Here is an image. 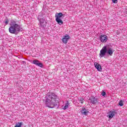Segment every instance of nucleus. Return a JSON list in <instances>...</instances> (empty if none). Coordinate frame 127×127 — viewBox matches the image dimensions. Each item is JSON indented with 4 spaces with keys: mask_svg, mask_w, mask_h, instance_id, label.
Wrapping results in <instances>:
<instances>
[{
    "mask_svg": "<svg viewBox=\"0 0 127 127\" xmlns=\"http://www.w3.org/2000/svg\"><path fill=\"white\" fill-rule=\"evenodd\" d=\"M90 100V103H92L93 105H95V104H97V103H98V100L97 98H95V97H92Z\"/></svg>",
    "mask_w": 127,
    "mask_h": 127,
    "instance_id": "11",
    "label": "nucleus"
},
{
    "mask_svg": "<svg viewBox=\"0 0 127 127\" xmlns=\"http://www.w3.org/2000/svg\"><path fill=\"white\" fill-rule=\"evenodd\" d=\"M101 95L102 96H103V97L106 96V92L105 91H102V92L101 93Z\"/></svg>",
    "mask_w": 127,
    "mask_h": 127,
    "instance_id": "19",
    "label": "nucleus"
},
{
    "mask_svg": "<svg viewBox=\"0 0 127 127\" xmlns=\"http://www.w3.org/2000/svg\"><path fill=\"white\" fill-rule=\"evenodd\" d=\"M99 39L101 42L105 43L108 41V36L106 35H101L100 36Z\"/></svg>",
    "mask_w": 127,
    "mask_h": 127,
    "instance_id": "5",
    "label": "nucleus"
},
{
    "mask_svg": "<svg viewBox=\"0 0 127 127\" xmlns=\"http://www.w3.org/2000/svg\"><path fill=\"white\" fill-rule=\"evenodd\" d=\"M116 114L117 112L115 111L111 110L109 112L108 117L109 119H113Z\"/></svg>",
    "mask_w": 127,
    "mask_h": 127,
    "instance_id": "6",
    "label": "nucleus"
},
{
    "mask_svg": "<svg viewBox=\"0 0 127 127\" xmlns=\"http://www.w3.org/2000/svg\"><path fill=\"white\" fill-rule=\"evenodd\" d=\"M106 53H107V54H109L110 56H112L114 53V50L110 47L107 48V46L103 47L101 50L99 54L100 58L105 57Z\"/></svg>",
    "mask_w": 127,
    "mask_h": 127,
    "instance_id": "3",
    "label": "nucleus"
},
{
    "mask_svg": "<svg viewBox=\"0 0 127 127\" xmlns=\"http://www.w3.org/2000/svg\"><path fill=\"white\" fill-rule=\"evenodd\" d=\"M22 125V123H20L16 125L15 127H21Z\"/></svg>",
    "mask_w": 127,
    "mask_h": 127,
    "instance_id": "17",
    "label": "nucleus"
},
{
    "mask_svg": "<svg viewBox=\"0 0 127 127\" xmlns=\"http://www.w3.org/2000/svg\"><path fill=\"white\" fill-rule=\"evenodd\" d=\"M46 107H48L50 109H54L55 107L57 106V104L59 103V97L55 93L46 96L45 99H44Z\"/></svg>",
    "mask_w": 127,
    "mask_h": 127,
    "instance_id": "1",
    "label": "nucleus"
},
{
    "mask_svg": "<svg viewBox=\"0 0 127 127\" xmlns=\"http://www.w3.org/2000/svg\"><path fill=\"white\" fill-rule=\"evenodd\" d=\"M9 32L11 34H17L22 29L21 25L19 24V21L11 20L9 23Z\"/></svg>",
    "mask_w": 127,
    "mask_h": 127,
    "instance_id": "2",
    "label": "nucleus"
},
{
    "mask_svg": "<svg viewBox=\"0 0 127 127\" xmlns=\"http://www.w3.org/2000/svg\"><path fill=\"white\" fill-rule=\"evenodd\" d=\"M69 108V102L67 101V103L65 104L64 107L63 108V110H66V109H68Z\"/></svg>",
    "mask_w": 127,
    "mask_h": 127,
    "instance_id": "14",
    "label": "nucleus"
},
{
    "mask_svg": "<svg viewBox=\"0 0 127 127\" xmlns=\"http://www.w3.org/2000/svg\"><path fill=\"white\" fill-rule=\"evenodd\" d=\"M113 3H117L118 2V0H112Z\"/></svg>",
    "mask_w": 127,
    "mask_h": 127,
    "instance_id": "20",
    "label": "nucleus"
},
{
    "mask_svg": "<svg viewBox=\"0 0 127 127\" xmlns=\"http://www.w3.org/2000/svg\"><path fill=\"white\" fill-rule=\"evenodd\" d=\"M81 115H83L84 116H87L88 115V113H89V111L86 109V108L83 107L81 111Z\"/></svg>",
    "mask_w": 127,
    "mask_h": 127,
    "instance_id": "8",
    "label": "nucleus"
},
{
    "mask_svg": "<svg viewBox=\"0 0 127 127\" xmlns=\"http://www.w3.org/2000/svg\"><path fill=\"white\" fill-rule=\"evenodd\" d=\"M119 106L121 107H123L124 106V102H123V100H121L119 103Z\"/></svg>",
    "mask_w": 127,
    "mask_h": 127,
    "instance_id": "16",
    "label": "nucleus"
},
{
    "mask_svg": "<svg viewBox=\"0 0 127 127\" xmlns=\"http://www.w3.org/2000/svg\"><path fill=\"white\" fill-rule=\"evenodd\" d=\"M56 21H57V22L60 25H62V24H63V23H64L63 21L62 20H61V19H56Z\"/></svg>",
    "mask_w": 127,
    "mask_h": 127,
    "instance_id": "13",
    "label": "nucleus"
},
{
    "mask_svg": "<svg viewBox=\"0 0 127 127\" xmlns=\"http://www.w3.org/2000/svg\"><path fill=\"white\" fill-rule=\"evenodd\" d=\"M63 16V14H62L61 12L56 14L55 15L56 19H61L60 18H61V17Z\"/></svg>",
    "mask_w": 127,
    "mask_h": 127,
    "instance_id": "12",
    "label": "nucleus"
},
{
    "mask_svg": "<svg viewBox=\"0 0 127 127\" xmlns=\"http://www.w3.org/2000/svg\"><path fill=\"white\" fill-rule=\"evenodd\" d=\"M39 27L40 28H42V29H44L45 26H46V22L45 20L42 18L39 20Z\"/></svg>",
    "mask_w": 127,
    "mask_h": 127,
    "instance_id": "4",
    "label": "nucleus"
},
{
    "mask_svg": "<svg viewBox=\"0 0 127 127\" xmlns=\"http://www.w3.org/2000/svg\"><path fill=\"white\" fill-rule=\"evenodd\" d=\"M70 39H71V37H70L69 35L64 36V38H63V40H62L63 43H64V44H66L68 40H69Z\"/></svg>",
    "mask_w": 127,
    "mask_h": 127,
    "instance_id": "7",
    "label": "nucleus"
},
{
    "mask_svg": "<svg viewBox=\"0 0 127 127\" xmlns=\"http://www.w3.org/2000/svg\"><path fill=\"white\" fill-rule=\"evenodd\" d=\"M78 100L80 102L81 104H83L84 101H85V99H84V98H80Z\"/></svg>",
    "mask_w": 127,
    "mask_h": 127,
    "instance_id": "15",
    "label": "nucleus"
},
{
    "mask_svg": "<svg viewBox=\"0 0 127 127\" xmlns=\"http://www.w3.org/2000/svg\"><path fill=\"white\" fill-rule=\"evenodd\" d=\"M9 22V20H8V19H6L5 21V24L6 25L8 24Z\"/></svg>",
    "mask_w": 127,
    "mask_h": 127,
    "instance_id": "18",
    "label": "nucleus"
},
{
    "mask_svg": "<svg viewBox=\"0 0 127 127\" xmlns=\"http://www.w3.org/2000/svg\"><path fill=\"white\" fill-rule=\"evenodd\" d=\"M33 64H35V65H37V66H39V67H42L43 66V64L39 63V61L37 60L33 61Z\"/></svg>",
    "mask_w": 127,
    "mask_h": 127,
    "instance_id": "9",
    "label": "nucleus"
},
{
    "mask_svg": "<svg viewBox=\"0 0 127 127\" xmlns=\"http://www.w3.org/2000/svg\"><path fill=\"white\" fill-rule=\"evenodd\" d=\"M95 67L98 70V71H102V66L100 65L98 63H95L94 64Z\"/></svg>",
    "mask_w": 127,
    "mask_h": 127,
    "instance_id": "10",
    "label": "nucleus"
}]
</instances>
